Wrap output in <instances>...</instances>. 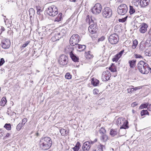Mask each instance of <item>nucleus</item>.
Wrapping results in <instances>:
<instances>
[{
	"label": "nucleus",
	"mask_w": 151,
	"mask_h": 151,
	"mask_svg": "<svg viewBox=\"0 0 151 151\" xmlns=\"http://www.w3.org/2000/svg\"><path fill=\"white\" fill-rule=\"evenodd\" d=\"M52 141L50 137H45L41 139L40 145L41 148L43 150L48 149L51 146Z\"/></svg>",
	"instance_id": "f257e3e1"
},
{
	"label": "nucleus",
	"mask_w": 151,
	"mask_h": 151,
	"mask_svg": "<svg viewBox=\"0 0 151 151\" xmlns=\"http://www.w3.org/2000/svg\"><path fill=\"white\" fill-rule=\"evenodd\" d=\"M137 68L139 71L142 74H147L150 69L148 65L142 60L140 61L137 64Z\"/></svg>",
	"instance_id": "f03ea898"
},
{
	"label": "nucleus",
	"mask_w": 151,
	"mask_h": 151,
	"mask_svg": "<svg viewBox=\"0 0 151 151\" xmlns=\"http://www.w3.org/2000/svg\"><path fill=\"white\" fill-rule=\"evenodd\" d=\"M116 124L117 125H120V129H125L128 128V122L127 120L125 119L123 117L118 118L116 121Z\"/></svg>",
	"instance_id": "7ed1b4c3"
},
{
	"label": "nucleus",
	"mask_w": 151,
	"mask_h": 151,
	"mask_svg": "<svg viewBox=\"0 0 151 151\" xmlns=\"http://www.w3.org/2000/svg\"><path fill=\"white\" fill-rule=\"evenodd\" d=\"M57 8L54 5L49 7L46 9V13L49 16H55L57 15L58 11Z\"/></svg>",
	"instance_id": "20e7f679"
},
{
	"label": "nucleus",
	"mask_w": 151,
	"mask_h": 151,
	"mask_svg": "<svg viewBox=\"0 0 151 151\" xmlns=\"http://www.w3.org/2000/svg\"><path fill=\"white\" fill-rule=\"evenodd\" d=\"M73 50L70 46L69 45L65 48V52L67 53H69L70 58L72 60L75 62H78L79 58L75 55L73 52Z\"/></svg>",
	"instance_id": "39448f33"
},
{
	"label": "nucleus",
	"mask_w": 151,
	"mask_h": 151,
	"mask_svg": "<svg viewBox=\"0 0 151 151\" xmlns=\"http://www.w3.org/2000/svg\"><path fill=\"white\" fill-rule=\"evenodd\" d=\"M81 40L80 36L77 34L73 35L70 38V43L72 46L77 45Z\"/></svg>",
	"instance_id": "423d86ee"
},
{
	"label": "nucleus",
	"mask_w": 151,
	"mask_h": 151,
	"mask_svg": "<svg viewBox=\"0 0 151 151\" xmlns=\"http://www.w3.org/2000/svg\"><path fill=\"white\" fill-rule=\"evenodd\" d=\"M128 10L127 6L125 4H123L118 6L117 11L120 15H124L127 12Z\"/></svg>",
	"instance_id": "0eeeda50"
},
{
	"label": "nucleus",
	"mask_w": 151,
	"mask_h": 151,
	"mask_svg": "<svg viewBox=\"0 0 151 151\" xmlns=\"http://www.w3.org/2000/svg\"><path fill=\"white\" fill-rule=\"evenodd\" d=\"M102 14L106 18H109L112 15V10L109 7H105L102 10Z\"/></svg>",
	"instance_id": "6e6552de"
},
{
	"label": "nucleus",
	"mask_w": 151,
	"mask_h": 151,
	"mask_svg": "<svg viewBox=\"0 0 151 151\" xmlns=\"http://www.w3.org/2000/svg\"><path fill=\"white\" fill-rule=\"evenodd\" d=\"M109 41L111 44H116L119 41V37L117 35L114 34L110 35L109 38Z\"/></svg>",
	"instance_id": "1a4fd4ad"
},
{
	"label": "nucleus",
	"mask_w": 151,
	"mask_h": 151,
	"mask_svg": "<svg viewBox=\"0 0 151 151\" xmlns=\"http://www.w3.org/2000/svg\"><path fill=\"white\" fill-rule=\"evenodd\" d=\"M68 62V57L65 55H61L59 59L58 62L60 65L64 66L66 65Z\"/></svg>",
	"instance_id": "9d476101"
},
{
	"label": "nucleus",
	"mask_w": 151,
	"mask_h": 151,
	"mask_svg": "<svg viewBox=\"0 0 151 151\" xmlns=\"http://www.w3.org/2000/svg\"><path fill=\"white\" fill-rule=\"evenodd\" d=\"M101 6L100 4L97 3L95 4L93 8L92 9V12L93 14H98L101 12Z\"/></svg>",
	"instance_id": "9b49d317"
},
{
	"label": "nucleus",
	"mask_w": 151,
	"mask_h": 151,
	"mask_svg": "<svg viewBox=\"0 0 151 151\" xmlns=\"http://www.w3.org/2000/svg\"><path fill=\"white\" fill-rule=\"evenodd\" d=\"M11 42L10 40L5 38H4L1 40V45L2 47L5 49L8 48L10 46Z\"/></svg>",
	"instance_id": "f8f14e48"
},
{
	"label": "nucleus",
	"mask_w": 151,
	"mask_h": 151,
	"mask_svg": "<svg viewBox=\"0 0 151 151\" xmlns=\"http://www.w3.org/2000/svg\"><path fill=\"white\" fill-rule=\"evenodd\" d=\"M111 74L109 72L107 71L103 72L102 76V80L103 81H107L111 77Z\"/></svg>",
	"instance_id": "ddd939ff"
},
{
	"label": "nucleus",
	"mask_w": 151,
	"mask_h": 151,
	"mask_svg": "<svg viewBox=\"0 0 151 151\" xmlns=\"http://www.w3.org/2000/svg\"><path fill=\"white\" fill-rule=\"evenodd\" d=\"M63 35L61 33H57L55 34V35L51 38V40L52 42H55L61 38Z\"/></svg>",
	"instance_id": "4468645a"
},
{
	"label": "nucleus",
	"mask_w": 151,
	"mask_h": 151,
	"mask_svg": "<svg viewBox=\"0 0 151 151\" xmlns=\"http://www.w3.org/2000/svg\"><path fill=\"white\" fill-rule=\"evenodd\" d=\"M147 25L145 23H143L140 26L139 32L142 33H145L147 31Z\"/></svg>",
	"instance_id": "2eb2a0df"
},
{
	"label": "nucleus",
	"mask_w": 151,
	"mask_h": 151,
	"mask_svg": "<svg viewBox=\"0 0 151 151\" xmlns=\"http://www.w3.org/2000/svg\"><path fill=\"white\" fill-rule=\"evenodd\" d=\"M86 22H88L89 24L90 25L89 26H91L93 25L94 26H97V24H96V20L93 18H91V19L89 18H87L86 20Z\"/></svg>",
	"instance_id": "dca6fc26"
},
{
	"label": "nucleus",
	"mask_w": 151,
	"mask_h": 151,
	"mask_svg": "<svg viewBox=\"0 0 151 151\" xmlns=\"http://www.w3.org/2000/svg\"><path fill=\"white\" fill-rule=\"evenodd\" d=\"M91 146L90 145L88 141H86L84 142L82 148L84 151H88L90 148Z\"/></svg>",
	"instance_id": "f3484780"
},
{
	"label": "nucleus",
	"mask_w": 151,
	"mask_h": 151,
	"mask_svg": "<svg viewBox=\"0 0 151 151\" xmlns=\"http://www.w3.org/2000/svg\"><path fill=\"white\" fill-rule=\"evenodd\" d=\"M89 32L91 34H93L96 33L97 31V26H89L88 28Z\"/></svg>",
	"instance_id": "a211bd4d"
},
{
	"label": "nucleus",
	"mask_w": 151,
	"mask_h": 151,
	"mask_svg": "<svg viewBox=\"0 0 151 151\" xmlns=\"http://www.w3.org/2000/svg\"><path fill=\"white\" fill-rule=\"evenodd\" d=\"M150 1V0H140V5L142 7H144L149 5Z\"/></svg>",
	"instance_id": "6ab92c4d"
},
{
	"label": "nucleus",
	"mask_w": 151,
	"mask_h": 151,
	"mask_svg": "<svg viewBox=\"0 0 151 151\" xmlns=\"http://www.w3.org/2000/svg\"><path fill=\"white\" fill-rule=\"evenodd\" d=\"M60 132L62 136H65L68 134L69 132V130H68L67 131L65 129H61L60 130Z\"/></svg>",
	"instance_id": "aec40b11"
},
{
	"label": "nucleus",
	"mask_w": 151,
	"mask_h": 151,
	"mask_svg": "<svg viewBox=\"0 0 151 151\" xmlns=\"http://www.w3.org/2000/svg\"><path fill=\"white\" fill-rule=\"evenodd\" d=\"M118 132L117 129H111L110 132V135L112 137H114L117 134Z\"/></svg>",
	"instance_id": "412c9836"
},
{
	"label": "nucleus",
	"mask_w": 151,
	"mask_h": 151,
	"mask_svg": "<svg viewBox=\"0 0 151 151\" xmlns=\"http://www.w3.org/2000/svg\"><path fill=\"white\" fill-rule=\"evenodd\" d=\"M100 139L102 141L105 142L109 139L108 137L105 134L100 136Z\"/></svg>",
	"instance_id": "4be33fe9"
},
{
	"label": "nucleus",
	"mask_w": 151,
	"mask_h": 151,
	"mask_svg": "<svg viewBox=\"0 0 151 151\" xmlns=\"http://www.w3.org/2000/svg\"><path fill=\"white\" fill-rule=\"evenodd\" d=\"M85 56L86 58L87 59H91L93 57V55L91 54L90 51L86 52Z\"/></svg>",
	"instance_id": "5701e85b"
},
{
	"label": "nucleus",
	"mask_w": 151,
	"mask_h": 151,
	"mask_svg": "<svg viewBox=\"0 0 151 151\" xmlns=\"http://www.w3.org/2000/svg\"><path fill=\"white\" fill-rule=\"evenodd\" d=\"M81 146V143L79 142H78L75 147L72 148L73 150L74 151H78Z\"/></svg>",
	"instance_id": "b1692460"
},
{
	"label": "nucleus",
	"mask_w": 151,
	"mask_h": 151,
	"mask_svg": "<svg viewBox=\"0 0 151 151\" xmlns=\"http://www.w3.org/2000/svg\"><path fill=\"white\" fill-rule=\"evenodd\" d=\"M136 60H129V66L130 68H133L134 67L136 64Z\"/></svg>",
	"instance_id": "393cba45"
},
{
	"label": "nucleus",
	"mask_w": 151,
	"mask_h": 151,
	"mask_svg": "<svg viewBox=\"0 0 151 151\" xmlns=\"http://www.w3.org/2000/svg\"><path fill=\"white\" fill-rule=\"evenodd\" d=\"M62 19V14L60 13L54 20L55 22H59Z\"/></svg>",
	"instance_id": "a878e982"
},
{
	"label": "nucleus",
	"mask_w": 151,
	"mask_h": 151,
	"mask_svg": "<svg viewBox=\"0 0 151 151\" xmlns=\"http://www.w3.org/2000/svg\"><path fill=\"white\" fill-rule=\"evenodd\" d=\"M99 81L97 79L93 78L92 79L91 83L94 86H97L99 84Z\"/></svg>",
	"instance_id": "bb28decb"
},
{
	"label": "nucleus",
	"mask_w": 151,
	"mask_h": 151,
	"mask_svg": "<svg viewBox=\"0 0 151 151\" xmlns=\"http://www.w3.org/2000/svg\"><path fill=\"white\" fill-rule=\"evenodd\" d=\"M6 98L3 97L2 98L1 101H0V105L2 106H4L6 103Z\"/></svg>",
	"instance_id": "cd10ccee"
},
{
	"label": "nucleus",
	"mask_w": 151,
	"mask_h": 151,
	"mask_svg": "<svg viewBox=\"0 0 151 151\" xmlns=\"http://www.w3.org/2000/svg\"><path fill=\"white\" fill-rule=\"evenodd\" d=\"M109 70L112 72H116L117 71L116 67L115 65L112 64L110 67L109 68Z\"/></svg>",
	"instance_id": "c85d7f7f"
},
{
	"label": "nucleus",
	"mask_w": 151,
	"mask_h": 151,
	"mask_svg": "<svg viewBox=\"0 0 151 151\" xmlns=\"http://www.w3.org/2000/svg\"><path fill=\"white\" fill-rule=\"evenodd\" d=\"M105 148V145H103L101 144L98 145L97 149L99 151H103V149Z\"/></svg>",
	"instance_id": "c756f323"
},
{
	"label": "nucleus",
	"mask_w": 151,
	"mask_h": 151,
	"mask_svg": "<svg viewBox=\"0 0 151 151\" xmlns=\"http://www.w3.org/2000/svg\"><path fill=\"white\" fill-rule=\"evenodd\" d=\"M99 132L100 134V136L106 134V130L104 128L101 127L99 130Z\"/></svg>",
	"instance_id": "7c9ffc66"
},
{
	"label": "nucleus",
	"mask_w": 151,
	"mask_h": 151,
	"mask_svg": "<svg viewBox=\"0 0 151 151\" xmlns=\"http://www.w3.org/2000/svg\"><path fill=\"white\" fill-rule=\"evenodd\" d=\"M135 9L134 8V7L132 6H129V13L130 14H132L134 13H135Z\"/></svg>",
	"instance_id": "2f4dec72"
},
{
	"label": "nucleus",
	"mask_w": 151,
	"mask_h": 151,
	"mask_svg": "<svg viewBox=\"0 0 151 151\" xmlns=\"http://www.w3.org/2000/svg\"><path fill=\"white\" fill-rule=\"evenodd\" d=\"M146 45L144 43L141 42L140 44L139 49L141 51L143 50L145 48Z\"/></svg>",
	"instance_id": "473e14b6"
},
{
	"label": "nucleus",
	"mask_w": 151,
	"mask_h": 151,
	"mask_svg": "<svg viewBox=\"0 0 151 151\" xmlns=\"http://www.w3.org/2000/svg\"><path fill=\"white\" fill-rule=\"evenodd\" d=\"M121 57V56L118 53L115 55L114 58L112 59V60L113 61L117 62Z\"/></svg>",
	"instance_id": "72a5a7b5"
},
{
	"label": "nucleus",
	"mask_w": 151,
	"mask_h": 151,
	"mask_svg": "<svg viewBox=\"0 0 151 151\" xmlns=\"http://www.w3.org/2000/svg\"><path fill=\"white\" fill-rule=\"evenodd\" d=\"M140 114L142 116L145 115H149V113L146 110H142Z\"/></svg>",
	"instance_id": "f704fd0d"
},
{
	"label": "nucleus",
	"mask_w": 151,
	"mask_h": 151,
	"mask_svg": "<svg viewBox=\"0 0 151 151\" xmlns=\"http://www.w3.org/2000/svg\"><path fill=\"white\" fill-rule=\"evenodd\" d=\"M76 46L79 49L81 50L80 51H83L86 47V46L84 45H80L78 44Z\"/></svg>",
	"instance_id": "c9c22d12"
},
{
	"label": "nucleus",
	"mask_w": 151,
	"mask_h": 151,
	"mask_svg": "<svg viewBox=\"0 0 151 151\" xmlns=\"http://www.w3.org/2000/svg\"><path fill=\"white\" fill-rule=\"evenodd\" d=\"M29 14L30 17H32V15H34L35 12L34 9L32 8H30L29 10Z\"/></svg>",
	"instance_id": "e433bc0d"
},
{
	"label": "nucleus",
	"mask_w": 151,
	"mask_h": 151,
	"mask_svg": "<svg viewBox=\"0 0 151 151\" xmlns=\"http://www.w3.org/2000/svg\"><path fill=\"white\" fill-rule=\"evenodd\" d=\"M133 86H131L127 89L128 93H131L134 91V89H133Z\"/></svg>",
	"instance_id": "4c0bfd02"
},
{
	"label": "nucleus",
	"mask_w": 151,
	"mask_h": 151,
	"mask_svg": "<svg viewBox=\"0 0 151 151\" xmlns=\"http://www.w3.org/2000/svg\"><path fill=\"white\" fill-rule=\"evenodd\" d=\"M148 105V103H146L142 104L140 106L139 108L140 109H143L144 108H146L147 107Z\"/></svg>",
	"instance_id": "58836bf2"
},
{
	"label": "nucleus",
	"mask_w": 151,
	"mask_h": 151,
	"mask_svg": "<svg viewBox=\"0 0 151 151\" xmlns=\"http://www.w3.org/2000/svg\"><path fill=\"white\" fill-rule=\"evenodd\" d=\"M138 44V42L137 40H135L133 42V44L132 46V47L133 49L136 48L137 45Z\"/></svg>",
	"instance_id": "ea45409f"
},
{
	"label": "nucleus",
	"mask_w": 151,
	"mask_h": 151,
	"mask_svg": "<svg viewBox=\"0 0 151 151\" xmlns=\"http://www.w3.org/2000/svg\"><path fill=\"white\" fill-rule=\"evenodd\" d=\"M4 127L8 130H10L11 129V126L10 124H5Z\"/></svg>",
	"instance_id": "a19ab883"
},
{
	"label": "nucleus",
	"mask_w": 151,
	"mask_h": 151,
	"mask_svg": "<svg viewBox=\"0 0 151 151\" xmlns=\"http://www.w3.org/2000/svg\"><path fill=\"white\" fill-rule=\"evenodd\" d=\"M24 126L22 125L21 123H19L17 126L16 129L17 130L19 131Z\"/></svg>",
	"instance_id": "79ce46f5"
},
{
	"label": "nucleus",
	"mask_w": 151,
	"mask_h": 151,
	"mask_svg": "<svg viewBox=\"0 0 151 151\" xmlns=\"http://www.w3.org/2000/svg\"><path fill=\"white\" fill-rule=\"evenodd\" d=\"M146 45L148 47H150L151 46V39H148L147 40L146 42Z\"/></svg>",
	"instance_id": "37998d69"
},
{
	"label": "nucleus",
	"mask_w": 151,
	"mask_h": 151,
	"mask_svg": "<svg viewBox=\"0 0 151 151\" xmlns=\"http://www.w3.org/2000/svg\"><path fill=\"white\" fill-rule=\"evenodd\" d=\"M65 78L68 79L71 78L72 76L69 73H67L65 76Z\"/></svg>",
	"instance_id": "c03bdc74"
},
{
	"label": "nucleus",
	"mask_w": 151,
	"mask_h": 151,
	"mask_svg": "<svg viewBox=\"0 0 151 151\" xmlns=\"http://www.w3.org/2000/svg\"><path fill=\"white\" fill-rule=\"evenodd\" d=\"M36 9L37 10V13L38 14H40V12H42L41 7L40 6H36Z\"/></svg>",
	"instance_id": "a18cd8bd"
},
{
	"label": "nucleus",
	"mask_w": 151,
	"mask_h": 151,
	"mask_svg": "<svg viewBox=\"0 0 151 151\" xmlns=\"http://www.w3.org/2000/svg\"><path fill=\"white\" fill-rule=\"evenodd\" d=\"M4 133V130L2 129H0V138L3 136Z\"/></svg>",
	"instance_id": "49530a36"
},
{
	"label": "nucleus",
	"mask_w": 151,
	"mask_h": 151,
	"mask_svg": "<svg viewBox=\"0 0 151 151\" xmlns=\"http://www.w3.org/2000/svg\"><path fill=\"white\" fill-rule=\"evenodd\" d=\"M27 118H24L22 121V122L21 124H22V125L24 126L25 124L27 122Z\"/></svg>",
	"instance_id": "de8ad7c7"
},
{
	"label": "nucleus",
	"mask_w": 151,
	"mask_h": 151,
	"mask_svg": "<svg viewBox=\"0 0 151 151\" xmlns=\"http://www.w3.org/2000/svg\"><path fill=\"white\" fill-rule=\"evenodd\" d=\"M30 42V41H27L24 44H23L22 45V47L23 48H24L28 45V44Z\"/></svg>",
	"instance_id": "09e8293b"
},
{
	"label": "nucleus",
	"mask_w": 151,
	"mask_h": 151,
	"mask_svg": "<svg viewBox=\"0 0 151 151\" xmlns=\"http://www.w3.org/2000/svg\"><path fill=\"white\" fill-rule=\"evenodd\" d=\"M134 57L136 58H142V57L141 55L135 54L134 55Z\"/></svg>",
	"instance_id": "8fccbe9b"
},
{
	"label": "nucleus",
	"mask_w": 151,
	"mask_h": 151,
	"mask_svg": "<svg viewBox=\"0 0 151 151\" xmlns=\"http://www.w3.org/2000/svg\"><path fill=\"white\" fill-rule=\"evenodd\" d=\"M127 16L126 17H125L124 18H122V19H119V22H124L126 20V19L127 18Z\"/></svg>",
	"instance_id": "3c124183"
},
{
	"label": "nucleus",
	"mask_w": 151,
	"mask_h": 151,
	"mask_svg": "<svg viewBox=\"0 0 151 151\" xmlns=\"http://www.w3.org/2000/svg\"><path fill=\"white\" fill-rule=\"evenodd\" d=\"M5 61L3 58H1L0 61V66H1L4 63Z\"/></svg>",
	"instance_id": "603ef678"
},
{
	"label": "nucleus",
	"mask_w": 151,
	"mask_h": 151,
	"mask_svg": "<svg viewBox=\"0 0 151 151\" xmlns=\"http://www.w3.org/2000/svg\"><path fill=\"white\" fill-rule=\"evenodd\" d=\"M99 90L97 89H94L93 90V93L94 94H96L98 93Z\"/></svg>",
	"instance_id": "864d4df0"
},
{
	"label": "nucleus",
	"mask_w": 151,
	"mask_h": 151,
	"mask_svg": "<svg viewBox=\"0 0 151 151\" xmlns=\"http://www.w3.org/2000/svg\"><path fill=\"white\" fill-rule=\"evenodd\" d=\"M10 135H11V134L10 133H6L5 136L4 137L3 139H6V137H9L10 136Z\"/></svg>",
	"instance_id": "5fc2aeb1"
},
{
	"label": "nucleus",
	"mask_w": 151,
	"mask_h": 151,
	"mask_svg": "<svg viewBox=\"0 0 151 151\" xmlns=\"http://www.w3.org/2000/svg\"><path fill=\"white\" fill-rule=\"evenodd\" d=\"M124 50H122L118 54L120 55V56H121V57L122 56V55L123 53H124Z\"/></svg>",
	"instance_id": "6e6d98bb"
},
{
	"label": "nucleus",
	"mask_w": 151,
	"mask_h": 151,
	"mask_svg": "<svg viewBox=\"0 0 151 151\" xmlns=\"http://www.w3.org/2000/svg\"><path fill=\"white\" fill-rule=\"evenodd\" d=\"M145 54L146 56H150L151 55V53H150L146 51L145 52Z\"/></svg>",
	"instance_id": "4d7b16f0"
},
{
	"label": "nucleus",
	"mask_w": 151,
	"mask_h": 151,
	"mask_svg": "<svg viewBox=\"0 0 151 151\" xmlns=\"http://www.w3.org/2000/svg\"><path fill=\"white\" fill-rule=\"evenodd\" d=\"M137 105V104L136 102H134L132 103L131 104V106L132 107H134Z\"/></svg>",
	"instance_id": "13d9d810"
},
{
	"label": "nucleus",
	"mask_w": 151,
	"mask_h": 151,
	"mask_svg": "<svg viewBox=\"0 0 151 151\" xmlns=\"http://www.w3.org/2000/svg\"><path fill=\"white\" fill-rule=\"evenodd\" d=\"M141 88V87L140 86H138L137 87H136L135 88H133V89H134V90L136 91L137 89H140Z\"/></svg>",
	"instance_id": "bf43d9fd"
},
{
	"label": "nucleus",
	"mask_w": 151,
	"mask_h": 151,
	"mask_svg": "<svg viewBox=\"0 0 151 151\" xmlns=\"http://www.w3.org/2000/svg\"><path fill=\"white\" fill-rule=\"evenodd\" d=\"M104 39V37H101V38H100L99 39V41H101L103 40Z\"/></svg>",
	"instance_id": "052dcab7"
},
{
	"label": "nucleus",
	"mask_w": 151,
	"mask_h": 151,
	"mask_svg": "<svg viewBox=\"0 0 151 151\" xmlns=\"http://www.w3.org/2000/svg\"><path fill=\"white\" fill-rule=\"evenodd\" d=\"M88 142H89L90 145L91 144L93 145L94 143L93 141H88Z\"/></svg>",
	"instance_id": "680f3d73"
},
{
	"label": "nucleus",
	"mask_w": 151,
	"mask_h": 151,
	"mask_svg": "<svg viewBox=\"0 0 151 151\" xmlns=\"http://www.w3.org/2000/svg\"><path fill=\"white\" fill-rule=\"evenodd\" d=\"M148 34H149V35L151 36V29H150L149 30V32H148Z\"/></svg>",
	"instance_id": "e2e57ef3"
},
{
	"label": "nucleus",
	"mask_w": 151,
	"mask_h": 151,
	"mask_svg": "<svg viewBox=\"0 0 151 151\" xmlns=\"http://www.w3.org/2000/svg\"><path fill=\"white\" fill-rule=\"evenodd\" d=\"M1 30L2 31H3L5 30V29L3 27H1Z\"/></svg>",
	"instance_id": "0e129e2a"
},
{
	"label": "nucleus",
	"mask_w": 151,
	"mask_h": 151,
	"mask_svg": "<svg viewBox=\"0 0 151 151\" xmlns=\"http://www.w3.org/2000/svg\"><path fill=\"white\" fill-rule=\"evenodd\" d=\"M69 1L71 2H76V0H69Z\"/></svg>",
	"instance_id": "69168bd1"
},
{
	"label": "nucleus",
	"mask_w": 151,
	"mask_h": 151,
	"mask_svg": "<svg viewBox=\"0 0 151 151\" xmlns=\"http://www.w3.org/2000/svg\"><path fill=\"white\" fill-rule=\"evenodd\" d=\"M97 141V139H95L93 141V142H94V143H95Z\"/></svg>",
	"instance_id": "338daca9"
},
{
	"label": "nucleus",
	"mask_w": 151,
	"mask_h": 151,
	"mask_svg": "<svg viewBox=\"0 0 151 151\" xmlns=\"http://www.w3.org/2000/svg\"><path fill=\"white\" fill-rule=\"evenodd\" d=\"M93 151H99L97 149V148L96 149H93Z\"/></svg>",
	"instance_id": "774afa93"
}]
</instances>
